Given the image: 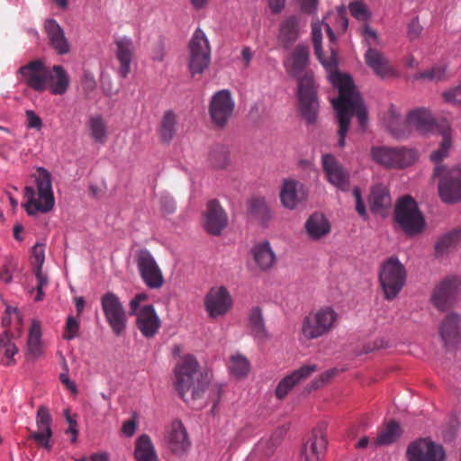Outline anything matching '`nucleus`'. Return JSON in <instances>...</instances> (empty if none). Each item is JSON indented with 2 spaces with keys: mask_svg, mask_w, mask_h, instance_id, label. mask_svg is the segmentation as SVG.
Returning a JSON list of instances; mask_svg holds the SVG:
<instances>
[{
  "mask_svg": "<svg viewBox=\"0 0 461 461\" xmlns=\"http://www.w3.org/2000/svg\"><path fill=\"white\" fill-rule=\"evenodd\" d=\"M460 319H443L438 325V336L447 351L456 349L461 343Z\"/></svg>",
  "mask_w": 461,
  "mask_h": 461,
  "instance_id": "23",
  "label": "nucleus"
},
{
  "mask_svg": "<svg viewBox=\"0 0 461 461\" xmlns=\"http://www.w3.org/2000/svg\"><path fill=\"white\" fill-rule=\"evenodd\" d=\"M366 64L380 78H386L395 76V71L385 56L374 49L368 47L365 53Z\"/></svg>",
  "mask_w": 461,
  "mask_h": 461,
  "instance_id": "28",
  "label": "nucleus"
},
{
  "mask_svg": "<svg viewBox=\"0 0 461 461\" xmlns=\"http://www.w3.org/2000/svg\"><path fill=\"white\" fill-rule=\"evenodd\" d=\"M134 456L137 461H158L154 445L148 435L142 434L137 438Z\"/></svg>",
  "mask_w": 461,
  "mask_h": 461,
  "instance_id": "39",
  "label": "nucleus"
},
{
  "mask_svg": "<svg viewBox=\"0 0 461 461\" xmlns=\"http://www.w3.org/2000/svg\"><path fill=\"white\" fill-rule=\"evenodd\" d=\"M249 360L244 356L235 355L230 357L229 369L230 374L237 378L245 377L249 372Z\"/></svg>",
  "mask_w": 461,
  "mask_h": 461,
  "instance_id": "47",
  "label": "nucleus"
},
{
  "mask_svg": "<svg viewBox=\"0 0 461 461\" xmlns=\"http://www.w3.org/2000/svg\"><path fill=\"white\" fill-rule=\"evenodd\" d=\"M23 326V319H2L4 331H6V330H10L12 332L20 331L21 336Z\"/></svg>",
  "mask_w": 461,
  "mask_h": 461,
  "instance_id": "58",
  "label": "nucleus"
},
{
  "mask_svg": "<svg viewBox=\"0 0 461 461\" xmlns=\"http://www.w3.org/2000/svg\"><path fill=\"white\" fill-rule=\"evenodd\" d=\"M51 423L52 417L49 409L44 405H41L36 414V425L38 429L32 431L29 438L33 439L40 446L50 449V439L52 437Z\"/></svg>",
  "mask_w": 461,
  "mask_h": 461,
  "instance_id": "19",
  "label": "nucleus"
},
{
  "mask_svg": "<svg viewBox=\"0 0 461 461\" xmlns=\"http://www.w3.org/2000/svg\"><path fill=\"white\" fill-rule=\"evenodd\" d=\"M34 177L36 191L32 186L24 188L27 202L23 206L29 215L48 212L53 209L55 204L50 173L44 167H38Z\"/></svg>",
  "mask_w": 461,
  "mask_h": 461,
  "instance_id": "4",
  "label": "nucleus"
},
{
  "mask_svg": "<svg viewBox=\"0 0 461 461\" xmlns=\"http://www.w3.org/2000/svg\"><path fill=\"white\" fill-rule=\"evenodd\" d=\"M406 456L409 461H445L446 451L429 438H420L408 446Z\"/></svg>",
  "mask_w": 461,
  "mask_h": 461,
  "instance_id": "11",
  "label": "nucleus"
},
{
  "mask_svg": "<svg viewBox=\"0 0 461 461\" xmlns=\"http://www.w3.org/2000/svg\"><path fill=\"white\" fill-rule=\"evenodd\" d=\"M460 292L461 277L448 276L435 285L430 302L440 312H446L454 307Z\"/></svg>",
  "mask_w": 461,
  "mask_h": 461,
  "instance_id": "8",
  "label": "nucleus"
},
{
  "mask_svg": "<svg viewBox=\"0 0 461 461\" xmlns=\"http://www.w3.org/2000/svg\"><path fill=\"white\" fill-rule=\"evenodd\" d=\"M322 23H312V43L315 54L319 60L325 66L328 67L329 65L322 59V48H321V39H322Z\"/></svg>",
  "mask_w": 461,
  "mask_h": 461,
  "instance_id": "50",
  "label": "nucleus"
},
{
  "mask_svg": "<svg viewBox=\"0 0 461 461\" xmlns=\"http://www.w3.org/2000/svg\"><path fill=\"white\" fill-rule=\"evenodd\" d=\"M167 440L170 451L178 456L185 455L191 447L186 429L179 420L172 421Z\"/></svg>",
  "mask_w": 461,
  "mask_h": 461,
  "instance_id": "20",
  "label": "nucleus"
},
{
  "mask_svg": "<svg viewBox=\"0 0 461 461\" xmlns=\"http://www.w3.org/2000/svg\"><path fill=\"white\" fill-rule=\"evenodd\" d=\"M370 209L374 213L384 214L392 205V198L388 187L384 184H376L371 187L368 197Z\"/></svg>",
  "mask_w": 461,
  "mask_h": 461,
  "instance_id": "29",
  "label": "nucleus"
},
{
  "mask_svg": "<svg viewBox=\"0 0 461 461\" xmlns=\"http://www.w3.org/2000/svg\"><path fill=\"white\" fill-rule=\"evenodd\" d=\"M401 428L398 422L391 420L387 423L375 439V446L390 445L396 441L401 436Z\"/></svg>",
  "mask_w": 461,
  "mask_h": 461,
  "instance_id": "43",
  "label": "nucleus"
},
{
  "mask_svg": "<svg viewBox=\"0 0 461 461\" xmlns=\"http://www.w3.org/2000/svg\"><path fill=\"white\" fill-rule=\"evenodd\" d=\"M209 381L193 355H185L174 367V385L180 397L186 402L199 399L204 393Z\"/></svg>",
  "mask_w": 461,
  "mask_h": 461,
  "instance_id": "3",
  "label": "nucleus"
},
{
  "mask_svg": "<svg viewBox=\"0 0 461 461\" xmlns=\"http://www.w3.org/2000/svg\"><path fill=\"white\" fill-rule=\"evenodd\" d=\"M459 95H461V83L458 86L444 92L443 97L446 102L456 103L457 102L456 96Z\"/></svg>",
  "mask_w": 461,
  "mask_h": 461,
  "instance_id": "62",
  "label": "nucleus"
},
{
  "mask_svg": "<svg viewBox=\"0 0 461 461\" xmlns=\"http://www.w3.org/2000/svg\"><path fill=\"white\" fill-rule=\"evenodd\" d=\"M408 124L414 127L418 131L425 133L433 130L435 121L428 110L420 108L409 113Z\"/></svg>",
  "mask_w": 461,
  "mask_h": 461,
  "instance_id": "35",
  "label": "nucleus"
},
{
  "mask_svg": "<svg viewBox=\"0 0 461 461\" xmlns=\"http://www.w3.org/2000/svg\"><path fill=\"white\" fill-rule=\"evenodd\" d=\"M44 261V245L36 243L32 249V268L37 279V295L35 297L36 301H41L43 299V288L49 283L47 276L42 272Z\"/></svg>",
  "mask_w": 461,
  "mask_h": 461,
  "instance_id": "27",
  "label": "nucleus"
},
{
  "mask_svg": "<svg viewBox=\"0 0 461 461\" xmlns=\"http://www.w3.org/2000/svg\"><path fill=\"white\" fill-rule=\"evenodd\" d=\"M251 255L255 264L262 271L270 269L276 261V255L268 241L254 245L251 249Z\"/></svg>",
  "mask_w": 461,
  "mask_h": 461,
  "instance_id": "31",
  "label": "nucleus"
},
{
  "mask_svg": "<svg viewBox=\"0 0 461 461\" xmlns=\"http://www.w3.org/2000/svg\"><path fill=\"white\" fill-rule=\"evenodd\" d=\"M389 116H390V119H389V121L387 122V127H388L389 131H391V133L394 137H396V138H402L405 135V133H404V131H402L398 128L399 116L396 113L394 109H393V108L390 109Z\"/></svg>",
  "mask_w": 461,
  "mask_h": 461,
  "instance_id": "56",
  "label": "nucleus"
},
{
  "mask_svg": "<svg viewBox=\"0 0 461 461\" xmlns=\"http://www.w3.org/2000/svg\"><path fill=\"white\" fill-rule=\"evenodd\" d=\"M309 59V47L299 44L292 50L289 57L285 60L284 66L289 76L293 77H299V76L308 67Z\"/></svg>",
  "mask_w": 461,
  "mask_h": 461,
  "instance_id": "26",
  "label": "nucleus"
},
{
  "mask_svg": "<svg viewBox=\"0 0 461 461\" xmlns=\"http://www.w3.org/2000/svg\"><path fill=\"white\" fill-rule=\"evenodd\" d=\"M234 100L228 90H221L214 94L209 105V114L212 122L218 127H224L234 110Z\"/></svg>",
  "mask_w": 461,
  "mask_h": 461,
  "instance_id": "12",
  "label": "nucleus"
},
{
  "mask_svg": "<svg viewBox=\"0 0 461 461\" xmlns=\"http://www.w3.org/2000/svg\"><path fill=\"white\" fill-rule=\"evenodd\" d=\"M283 431H276L269 438L261 439L257 445V450L263 455L271 456L281 442Z\"/></svg>",
  "mask_w": 461,
  "mask_h": 461,
  "instance_id": "48",
  "label": "nucleus"
},
{
  "mask_svg": "<svg viewBox=\"0 0 461 461\" xmlns=\"http://www.w3.org/2000/svg\"><path fill=\"white\" fill-rule=\"evenodd\" d=\"M177 118L172 110L164 113L158 129L159 140L163 143H169L176 132Z\"/></svg>",
  "mask_w": 461,
  "mask_h": 461,
  "instance_id": "37",
  "label": "nucleus"
},
{
  "mask_svg": "<svg viewBox=\"0 0 461 461\" xmlns=\"http://www.w3.org/2000/svg\"><path fill=\"white\" fill-rule=\"evenodd\" d=\"M26 119H27V127L29 129H35L40 131L42 128V121L39 115H37L33 111L27 110L25 112Z\"/></svg>",
  "mask_w": 461,
  "mask_h": 461,
  "instance_id": "60",
  "label": "nucleus"
},
{
  "mask_svg": "<svg viewBox=\"0 0 461 461\" xmlns=\"http://www.w3.org/2000/svg\"><path fill=\"white\" fill-rule=\"evenodd\" d=\"M137 266L142 280L149 288H160L163 285L162 272L149 251L141 249L138 252Z\"/></svg>",
  "mask_w": 461,
  "mask_h": 461,
  "instance_id": "14",
  "label": "nucleus"
},
{
  "mask_svg": "<svg viewBox=\"0 0 461 461\" xmlns=\"http://www.w3.org/2000/svg\"><path fill=\"white\" fill-rule=\"evenodd\" d=\"M136 325L145 337H153L160 327L159 319H137Z\"/></svg>",
  "mask_w": 461,
  "mask_h": 461,
  "instance_id": "51",
  "label": "nucleus"
},
{
  "mask_svg": "<svg viewBox=\"0 0 461 461\" xmlns=\"http://www.w3.org/2000/svg\"><path fill=\"white\" fill-rule=\"evenodd\" d=\"M304 227L308 237L312 240H318L330 232V221L320 212L312 213L307 219Z\"/></svg>",
  "mask_w": 461,
  "mask_h": 461,
  "instance_id": "30",
  "label": "nucleus"
},
{
  "mask_svg": "<svg viewBox=\"0 0 461 461\" xmlns=\"http://www.w3.org/2000/svg\"><path fill=\"white\" fill-rule=\"evenodd\" d=\"M249 326L251 333L256 339L265 340L267 338L263 319H249Z\"/></svg>",
  "mask_w": 461,
  "mask_h": 461,
  "instance_id": "53",
  "label": "nucleus"
},
{
  "mask_svg": "<svg viewBox=\"0 0 461 461\" xmlns=\"http://www.w3.org/2000/svg\"><path fill=\"white\" fill-rule=\"evenodd\" d=\"M414 80H429L439 82L446 79V68L444 66H434L430 69L418 72L413 76Z\"/></svg>",
  "mask_w": 461,
  "mask_h": 461,
  "instance_id": "49",
  "label": "nucleus"
},
{
  "mask_svg": "<svg viewBox=\"0 0 461 461\" xmlns=\"http://www.w3.org/2000/svg\"><path fill=\"white\" fill-rule=\"evenodd\" d=\"M209 159L216 168H224L229 164V149L223 145H215L212 148Z\"/></svg>",
  "mask_w": 461,
  "mask_h": 461,
  "instance_id": "46",
  "label": "nucleus"
},
{
  "mask_svg": "<svg viewBox=\"0 0 461 461\" xmlns=\"http://www.w3.org/2000/svg\"><path fill=\"white\" fill-rule=\"evenodd\" d=\"M102 307L106 317H123L124 310L116 294L106 293L101 299Z\"/></svg>",
  "mask_w": 461,
  "mask_h": 461,
  "instance_id": "41",
  "label": "nucleus"
},
{
  "mask_svg": "<svg viewBox=\"0 0 461 461\" xmlns=\"http://www.w3.org/2000/svg\"><path fill=\"white\" fill-rule=\"evenodd\" d=\"M421 32V27L418 20L413 19L408 25V36L412 41L419 37Z\"/></svg>",
  "mask_w": 461,
  "mask_h": 461,
  "instance_id": "64",
  "label": "nucleus"
},
{
  "mask_svg": "<svg viewBox=\"0 0 461 461\" xmlns=\"http://www.w3.org/2000/svg\"><path fill=\"white\" fill-rule=\"evenodd\" d=\"M321 165L326 179L330 185L342 192H348L349 190V172L332 154L322 155Z\"/></svg>",
  "mask_w": 461,
  "mask_h": 461,
  "instance_id": "13",
  "label": "nucleus"
},
{
  "mask_svg": "<svg viewBox=\"0 0 461 461\" xmlns=\"http://www.w3.org/2000/svg\"><path fill=\"white\" fill-rule=\"evenodd\" d=\"M249 212L263 225L267 224L272 218L270 208L262 198L252 199L249 202Z\"/></svg>",
  "mask_w": 461,
  "mask_h": 461,
  "instance_id": "42",
  "label": "nucleus"
},
{
  "mask_svg": "<svg viewBox=\"0 0 461 461\" xmlns=\"http://www.w3.org/2000/svg\"><path fill=\"white\" fill-rule=\"evenodd\" d=\"M317 370L316 365H305L294 371L278 383L276 388V396L280 400L284 399L296 384L307 379Z\"/></svg>",
  "mask_w": 461,
  "mask_h": 461,
  "instance_id": "25",
  "label": "nucleus"
},
{
  "mask_svg": "<svg viewBox=\"0 0 461 461\" xmlns=\"http://www.w3.org/2000/svg\"><path fill=\"white\" fill-rule=\"evenodd\" d=\"M50 46L59 55H66L70 51V43L65 36L64 30L55 19H48L44 23Z\"/></svg>",
  "mask_w": 461,
  "mask_h": 461,
  "instance_id": "24",
  "label": "nucleus"
},
{
  "mask_svg": "<svg viewBox=\"0 0 461 461\" xmlns=\"http://www.w3.org/2000/svg\"><path fill=\"white\" fill-rule=\"evenodd\" d=\"M145 294H138L130 303L131 314L137 317H157L155 310L151 304H145L140 307V303L146 301Z\"/></svg>",
  "mask_w": 461,
  "mask_h": 461,
  "instance_id": "44",
  "label": "nucleus"
},
{
  "mask_svg": "<svg viewBox=\"0 0 461 461\" xmlns=\"http://www.w3.org/2000/svg\"><path fill=\"white\" fill-rule=\"evenodd\" d=\"M352 194L355 198L356 202V211L359 214V216L366 219L367 217L366 209L365 203L362 198L361 190L359 187L356 186L353 188Z\"/></svg>",
  "mask_w": 461,
  "mask_h": 461,
  "instance_id": "57",
  "label": "nucleus"
},
{
  "mask_svg": "<svg viewBox=\"0 0 461 461\" xmlns=\"http://www.w3.org/2000/svg\"><path fill=\"white\" fill-rule=\"evenodd\" d=\"M371 157L375 162L385 167H405L411 165L417 159V152L404 148L373 147L371 149Z\"/></svg>",
  "mask_w": 461,
  "mask_h": 461,
  "instance_id": "10",
  "label": "nucleus"
},
{
  "mask_svg": "<svg viewBox=\"0 0 461 461\" xmlns=\"http://www.w3.org/2000/svg\"><path fill=\"white\" fill-rule=\"evenodd\" d=\"M204 305L211 317L224 315L232 307V298L226 287H212L204 298Z\"/></svg>",
  "mask_w": 461,
  "mask_h": 461,
  "instance_id": "16",
  "label": "nucleus"
},
{
  "mask_svg": "<svg viewBox=\"0 0 461 461\" xmlns=\"http://www.w3.org/2000/svg\"><path fill=\"white\" fill-rule=\"evenodd\" d=\"M20 338V331L12 332L10 330L3 331L0 336V353L4 358L2 363L5 366H12L15 363L14 357L17 354L18 348L14 340Z\"/></svg>",
  "mask_w": 461,
  "mask_h": 461,
  "instance_id": "32",
  "label": "nucleus"
},
{
  "mask_svg": "<svg viewBox=\"0 0 461 461\" xmlns=\"http://www.w3.org/2000/svg\"><path fill=\"white\" fill-rule=\"evenodd\" d=\"M335 320L336 319H304L302 327L303 334L307 339L318 338L332 328Z\"/></svg>",
  "mask_w": 461,
  "mask_h": 461,
  "instance_id": "34",
  "label": "nucleus"
},
{
  "mask_svg": "<svg viewBox=\"0 0 461 461\" xmlns=\"http://www.w3.org/2000/svg\"><path fill=\"white\" fill-rule=\"evenodd\" d=\"M330 80L339 91V96L332 100V105L339 122L338 145L344 148L352 116L357 115L359 123L363 126L367 120V113L350 76L335 71L330 74Z\"/></svg>",
  "mask_w": 461,
  "mask_h": 461,
  "instance_id": "1",
  "label": "nucleus"
},
{
  "mask_svg": "<svg viewBox=\"0 0 461 461\" xmlns=\"http://www.w3.org/2000/svg\"><path fill=\"white\" fill-rule=\"evenodd\" d=\"M299 20L296 16H289L285 19L279 29V40L284 48L288 49L299 37Z\"/></svg>",
  "mask_w": 461,
  "mask_h": 461,
  "instance_id": "33",
  "label": "nucleus"
},
{
  "mask_svg": "<svg viewBox=\"0 0 461 461\" xmlns=\"http://www.w3.org/2000/svg\"><path fill=\"white\" fill-rule=\"evenodd\" d=\"M114 44L116 47L115 57L120 64L118 74L125 78L131 72V63L135 53V46L132 40L126 36L115 39Z\"/></svg>",
  "mask_w": 461,
  "mask_h": 461,
  "instance_id": "22",
  "label": "nucleus"
},
{
  "mask_svg": "<svg viewBox=\"0 0 461 461\" xmlns=\"http://www.w3.org/2000/svg\"><path fill=\"white\" fill-rule=\"evenodd\" d=\"M89 129L92 138L95 142L104 143L107 139L106 124L99 115L91 117L89 120Z\"/></svg>",
  "mask_w": 461,
  "mask_h": 461,
  "instance_id": "45",
  "label": "nucleus"
},
{
  "mask_svg": "<svg viewBox=\"0 0 461 461\" xmlns=\"http://www.w3.org/2000/svg\"><path fill=\"white\" fill-rule=\"evenodd\" d=\"M308 192L303 184L292 178L283 180L279 198L282 205L288 210H294L306 200Z\"/></svg>",
  "mask_w": 461,
  "mask_h": 461,
  "instance_id": "17",
  "label": "nucleus"
},
{
  "mask_svg": "<svg viewBox=\"0 0 461 461\" xmlns=\"http://www.w3.org/2000/svg\"><path fill=\"white\" fill-rule=\"evenodd\" d=\"M325 427L318 426L306 443H304L300 461H320L327 446V438L324 433Z\"/></svg>",
  "mask_w": 461,
  "mask_h": 461,
  "instance_id": "18",
  "label": "nucleus"
},
{
  "mask_svg": "<svg viewBox=\"0 0 461 461\" xmlns=\"http://www.w3.org/2000/svg\"><path fill=\"white\" fill-rule=\"evenodd\" d=\"M395 221L410 236L422 232L425 228V221L417 203L408 195L399 200L395 208Z\"/></svg>",
  "mask_w": 461,
  "mask_h": 461,
  "instance_id": "7",
  "label": "nucleus"
},
{
  "mask_svg": "<svg viewBox=\"0 0 461 461\" xmlns=\"http://www.w3.org/2000/svg\"><path fill=\"white\" fill-rule=\"evenodd\" d=\"M228 218L226 212L216 200H212L207 204L204 214V229L211 235H220L227 226Z\"/></svg>",
  "mask_w": 461,
  "mask_h": 461,
  "instance_id": "21",
  "label": "nucleus"
},
{
  "mask_svg": "<svg viewBox=\"0 0 461 461\" xmlns=\"http://www.w3.org/2000/svg\"><path fill=\"white\" fill-rule=\"evenodd\" d=\"M18 73L32 89L42 92L47 88L50 69L42 61L39 59L32 60L21 67Z\"/></svg>",
  "mask_w": 461,
  "mask_h": 461,
  "instance_id": "15",
  "label": "nucleus"
},
{
  "mask_svg": "<svg viewBox=\"0 0 461 461\" xmlns=\"http://www.w3.org/2000/svg\"><path fill=\"white\" fill-rule=\"evenodd\" d=\"M79 319H67L63 339L71 340L78 336Z\"/></svg>",
  "mask_w": 461,
  "mask_h": 461,
  "instance_id": "55",
  "label": "nucleus"
},
{
  "mask_svg": "<svg viewBox=\"0 0 461 461\" xmlns=\"http://www.w3.org/2000/svg\"><path fill=\"white\" fill-rule=\"evenodd\" d=\"M211 61V48L209 41L200 28L194 32L189 42L188 68L194 77L202 74Z\"/></svg>",
  "mask_w": 461,
  "mask_h": 461,
  "instance_id": "9",
  "label": "nucleus"
},
{
  "mask_svg": "<svg viewBox=\"0 0 461 461\" xmlns=\"http://www.w3.org/2000/svg\"><path fill=\"white\" fill-rule=\"evenodd\" d=\"M66 420L68 423V428L66 430V433H70L73 435L71 441L75 442L77 438L78 430H77V422L71 416H69L68 411H66Z\"/></svg>",
  "mask_w": 461,
  "mask_h": 461,
  "instance_id": "61",
  "label": "nucleus"
},
{
  "mask_svg": "<svg viewBox=\"0 0 461 461\" xmlns=\"http://www.w3.org/2000/svg\"><path fill=\"white\" fill-rule=\"evenodd\" d=\"M339 372V370L338 368H331L323 372L312 382V387L313 389H317L323 386L324 384H328L333 377H335Z\"/></svg>",
  "mask_w": 461,
  "mask_h": 461,
  "instance_id": "54",
  "label": "nucleus"
},
{
  "mask_svg": "<svg viewBox=\"0 0 461 461\" xmlns=\"http://www.w3.org/2000/svg\"><path fill=\"white\" fill-rule=\"evenodd\" d=\"M28 358L34 360L43 354L41 344V329L40 323L33 320L29 330L28 340Z\"/></svg>",
  "mask_w": 461,
  "mask_h": 461,
  "instance_id": "38",
  "label": "nucleus"
},
{
  "mask_svg": "<svg viewBox=\"0 0 461 461\" xmlns=\"http://www.w3.org/2000/svg\"><path fill=\"white\" fill-rule=\"evenodd\" d=\"M349 11L357 19H365L367 14V9L362 2H352L349 5Z\"/></svg>",
  "mask_w": 461,
  "mask_h": 461,
  "instance_id": "59",
  "label": "nucleus"
},
{
  "mask_svg": "<svg viewBox=\"0 0 461 461\" xmlns=\"http://www.w3.org/2000/svg\"><path fill=\"white\" fill-rule=\"evenodd\" d=\"M48 85L53 95H61L67 92L69 86V77L62 66H53Z\"/></svg>",
  "mask_w": 461,
  "mask_h": 461,
  "instance_id": "36",
  "label": "nucleus"
},
{
  "mask_svg": "<svg viewBox=\"0 0 461 461\" xmlns=\"http://www.w3.org/2000/svg\"><path fill=\"white\" fill-rule=\"evenodd\" d=\"M17 260L14 258L6 259L0 270V280L5 284H10L13 280V271L17 268Z\"/></svg>",
  "mask_w": 461,
  "mask_h": 461,
  "instance_id": "52",
  "label": "nucleus"
},
{
  "mask_svg": "<svg viewBox=\"0 0 461 461\" xmlns=\"http://www.w3.org/2000/svg\"><path fill=\"white\" fill-rule=\"evenodd\" d=\"M461 242V228H456L441 236L435 244L437 256H441L456 249Z\"/></svg>",
  "mask_w": 461,
  "mask_h": 461,
  "instance_id": "40",
  "label": "nucleus"
},
{
  "mask_svg": "<svg viewBox=\"0 0 461 461\" xmlns=\"http://www.w3.org/2000/svg\"><path fill=\"white\" fill-rule=\"evenodd\" d=\"M112 330L116 335H121L125 329V319H107Z\"/></svg>",
  "mask_w": 461,
  "mask_h": 461,
  "instance_id": "63",
  "label": "nucleus"
},
{
  "mask_svg": "<svg viewBox=\"0 0 461 461\" xmlns=\"http://www.w3.org/2000/svg\"><path fill=\"white\" fill-rule=\"evenodd\" d=\"M299 113L308 124L317 121L320 103L317 86L312 73H305L298 80Z\"/></svg>",
  "mask_w": 461,
  "mask_h": 461,
  "instance_id": "6",
  "label": "nucleus"
},
{
  "mask_svg": "<svg viewBox=\"0 0 461 461\" xmlns=\"http://www.w3.org/2000/svg\"><path fill=\"white\" fill-rule=\"evenodd\" d=\"M406 281V269L396 257H390L380 266L379 283L387 300L394 299Z\"/></svg>",
  "mask_w": 461,
  "mask_h": 461,
  "instance_id": "5",
  "label": "nucleus"
},
{
  "mask_svg": "<svg viewBox=\"0 0 461 461\" xmlns=\"http://www.w3.org/2000/svg\"><path fill=\"white\" fill-rule=\"evenodd\" d=\"M451 146L452 139L450 132L446 131L443 132L439 148L430 155V159L436 164L433 176L439 179L438 194L446 203L461 202V165L452 169L439 165V162L448 156Z\"/></svg>",
  "mask_w": 461,
  "mask_h": 461,
  "instance_id": "2",
  "label": "nucleus"
}]
</instances>
